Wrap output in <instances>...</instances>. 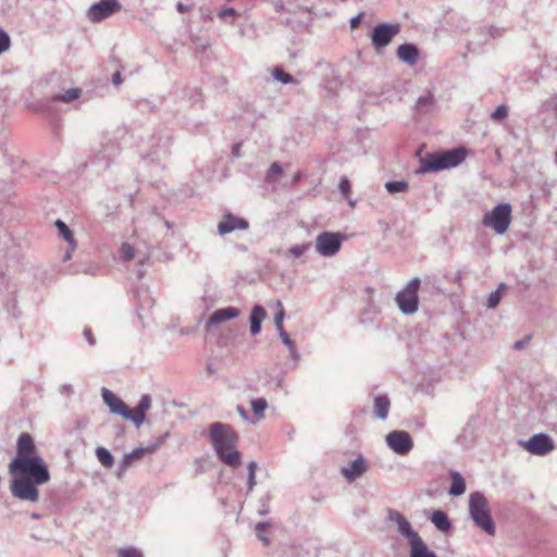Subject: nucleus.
Segmentation results:
<instances>
[{
    "label": "nucleus",
    "mask_w": 557,
    "mask_h": 557,
    "mask_svg": "<svg viewBox=\"0 0 557 557\" xmlns=\"http://www.w3.org/2000/svg\"><path fill=\"white\" fill-rule=\"evenodd\" d=\"M209 437L216 456L224 465L234 469L239 467L242 454L236 449L238 437L230 425L220 422L212 423Z\"/></svg>",
    "instance_id": "nucleus-1"
},
{
    "label": "nucleus",
    "mask_w": 557,
    "mask_h": 557,
    "mask_svg": "<svg viewBox=\"0 0 557 557\" xmlns=\"http://www.w3.org/2000/svg\"><path fill=\"white\" fill-rule=\"evenodd\" d=\"M47 465L38 455L34 438L28 433H22L16 444V456L9 465L11 474L17 471H36L39 476L46 472Z\"/></svg>",
    "instance_id": "nucleus-2"
},
{
    "label": "nucleus",
    "mask_w": 557,
    "mask_h": 557,
    "mask_svg": "<svg viewBox=\"0 0 557 557\" xmlns=\"http://www.w3.org/2000/svg\"><path fill=\"white\" fill-rule=\"evenodd\" d=\"M39 472L36 471H17L13 476L10 491L11 494L24 502L36 503L39 499L38 485H42L50 480L49 469L46 468V472L39 476Z\"/></svg>",
    "instance_id": "nucleus-3"
},
{
    "label": "nucleus",
    "mask_w": 557,
    "mask_h": 557,
    "mask_svg": "<svg viewBox=\"0 0 557 557\" xmlns=\"http://www.w3.org/2000/svg\"><path fill=\"white\" fill-rule=\"evenodd\" d=\"M388 519L397 525L398 532L407 540L409 557H437L399 511L389 509Z\"/></svg>",
    "instance_id": "nucleus-4"
},
{
    "label": "nucleus",
    "mask_w": 557,
    "mask_h": 557,
    "mask_svg": "<svg viewBox=\"0 0 557 557\" xmlns=\"http://www.w3.org/2000/svg\"><path fill=\"white\" fill-rule=\"evenodd\" d=\"M467 153L468 151L465 148L426 153L425 157L420 160L418 172L430 173L455 168L465 161Z\"/></svg>",
    "instance_id": "nucleus-5"
},
{
    "label": "nucleus",
    "mask_w": 557,
    "mask_h": 557,
    "mask_svg": "<svg viewBox=\"0 0 557 557\" xmlns=\"http://www.w3.org/2000/svg\"><path fill=\"white\" fill-rule=\"evenodd\" d=\"M469 515L475 527L488 535L495 534V522L491 515L488 500L483 493L473 492L469 495Z\"/></svg>",
    "instance_id": "nucleus-6"
},
{
    "label": "nucleus",
    "mask_w": 557,
    "mask_h": 557,
    "mask_svg": "<svg viewBox=\"0 0 557 557\" xmlns=\"http://www.w3.org/2000/svg\"><path fill=\"white\" fill-rule=\"evenodd\" d=\"M512 220V208L510 203L503 202L496 205L491 211L483 215L482 224L492 228L496 234H505Z\"/></svg>",
    "instance_id": "nucleus-7"
},
{
    "label": "nucleus",
    "mask_w": 557,
    "mask_h": 557,
    "mask_svg": "<svg viewBox=\"0 0 557 557\" xmlns=\"http://www.w3.org/2000/svg\"><path fill=\"white\" fill-rule=\"evenodd\" d=\"M420 288V278H411L406 286L396 294L395 301L404 314H413L419 308L418 292Z\"/></svg>",
    "instance_id": "nucleus-8"
},
{
    "label": "nucleus",
    "mask_w": 557,
    "mask_h": 557,
    "mask_svg": "<svg viewBox=\"0 0 557 557\" xmlns=\"http://www.w3.org/2000/svg\"><path fill=\"white\" fill-rule=\"evenodd\" d=\"M346 239L347 236L341 232L324 231L315 238V250L322 257H334Z\"/></svg>",
    "instance_id": "nucleus-9"
},
{
    "label": "nucleus",
    "mask_w": 557,
    "mask_h": 557,
    "mask_svg": "<svg viewBox=\"0 0 557 557\" xmlns=\"http://www.w3.org/2000/svg\"><path fill=\"white\" fill-rule=\"evenodd\" d=\"M122 9L119 0H99L86 11V17L91 23H100Z\"/></svg>",
    "instance_id": "nucleus-10"
},
{
    "label": "nucleus",
    "mask_w": 557,
    "mask_h": 557,
    "mask_svg": "<svg viewBox=\"0 0 557 557\" xmlns=\"http://www.w3.org/2000/svg\"><path fill=\"white\" fill-rule=\"evenodd\" d=\"M520 446L534 456H546L555 449L552 437L545 433H537L527 441H519Z\"/></svg>",
    "instance_id": "nucleus-11"
},
{
    "label": "nucleus",
    "mask_w": 557,
    "mask_h": 557,
    "mask_svg": "<svg viewBox=\"0 0 557 557\" xmlns=\"http://www.w3.org/2000/svg\"><path fill=\"white\" fill-rule=\"evenodd\" d=\"M399 32V24L381 23L372 30V45L376 50H380L386 47Z\"/></svg>",
    "instance_id": "nucleus-12"
},
{
    "label": "nucleus",
    "mask_w": 557,
    "mask_h": 557,
    "mask_svg": "<svg viewBox=\"0 0 557 557\" xmlns=\"http://www.w3.org/2000/svg\"><path fill=\"white\" fill-rule=\"evenodd\" d=\"M387 446L398 455H407L413 447L411 436L405 431H393L386 435Z\"/></svg>",
    "instance_id": "nucleus-13"
},
{
    "label": "nucleus",
    "mask_w": 557,
    "mask_h": 557,
    "mask_svg": "<svg viewBox=\"0 0 557 557\" xmlns=\"http://www.w3.org/2000/svg\"><path fill=\"white\" fill-rule=\"evenodd\" d=\"M157 449L156 445L148 447H137L129 453L124 454L122 461L116 469V476L122 478L127 469L136 461L141 460L147 454H152Z\"/></svg>",
    "instance_id": "nucleus-14"
},
{
    "label": "nucleus",
    "mask_w": 557,
    "mask_h": 557,
    "mask_svg": "<svg viewBox=\"0 0 557 557\" xmlns=\"http://www.w3.org/2000/svg\"><path fill=\"white\" fill-rule=\"evenodd\" d=\"M103 403L110 408L113 414L123 417L125 420L129 419L131 408L113 392L108 388H102Z\"/></svg>",
    "instance_id": "nucleus-15"
},
{
    "label": "nucleus",
    "mask_w": 557,
    "mask_h": 557,
    "mask_svg": "<svg viewBox=\"0 0 557 557\" xmlns=\"http://www.w3.org/2000/svg\"><path fill=\"white\" fill-rule=\"evenodd\" d=\"M249 227L247 220L236 216L233 213H226L218 224V233L221 236L227 235L234 231H246Z\"/></svg>",
    "instance_id": "nucleus-16"
},
{
    "label": "nucleus",
    "mask_w": 557,
    "mask_h": 557,
    "mask_svg": "<svg viewBox=\"0 0 557 557\" xmlns=\"http://www.w3.org/2000/svg\"><path fill=\"white\" fill-rule=\"evenodd\" d=\"M120 148L117 144L108 139L101 143L100 149L96 151L95 158L98 162L102 163L104 168H108L113 159L119 154Z\"/></svg>",
    "instance_id": "nucleus-17"
},
{
    "label": "nucleus",
    "mask_w": 557,
    "mask_h": 557,
    "mask_svg": "<svg viewBox=\"0 0 557 557\" xmlns=\"http://www.w3.org/2000/svg\"><path fill=\"white\" fill-rule=\"evenodd\" d=\"M367 470V460L362 456H359L349 466L343 467L341 469V473L349 483H351L363 475Z\"/></svg>",
    "instance_id": "nucleus-18"
},
{
    "label": "nucleus",
    "mask_w": 557,
    "mask_h": 557,
    "mask_svg": "<svg viewBox=\"0 0 557 557\" xmlns=\"http://www.w3.org/2000/svg\"><path fill=\"white\" fill-rule=\"evenodd\" d=\"M151 407V398L149 395H143L139 403L135 407L134 410L131 409L129 419L136 424V426H140L146 419V412Z\"/></svg>",
    "instance_id": "nucleus-19"
},
{
    "label": "nucleus",
    "mask_w": 557,
    "mask_h": 557,
    "mask_svg": "<svg viewBox=\"0 0 557 557\" xmlns=\"http://www.w3.org/2000/svg\"><path fill=\"white\" fill-rule=\"evenodd\" d=\"M239 315V310L235 307H226L215 310L207 322V327L220 324L222 322L235 319Z\"/></svg>",
    "instance_id": "nucleus-20"
},
{
    "label": "nucleus",
    "mask_w": 557,
    "mask_h": 557,
    "mask_svg": "<svg viewBox=\"0 0 557 557\" xmlns=\"http://www.w3.org/2000/svg\"><path fill=\"white\" fill-rule=\"evenodd\" d=\"M397 57L408 65H414L419 59V50L413 44H403L397 49Z\"/></svg>",
    "instance_id": "nucleus-21"
},
{
    "label": "nucleus",
    "mask_w": 557,
    "mask_h": 557,
    "mask_svg": "<svg viewBox=\"0 0 557 557\" xmlns=\"http://www.w3.org/2000/svg\"><path fill=\"white\" fill-rule=\"evenodd\" d=\"M267 318L264 308L260 305H256L250 312V333L257 335L261 331L262 321Z\"/></svg>",
    "instance_id": "nucleus-22"
},
{
    "label": "nucleus",
    "mask_w": 557,
    "mask_h": 557,
    "mask_svg": "<svg viewBox=\"0 0 557 557\" xmlns=\"http://www.w3.org/2000/svg\"><path fill=\"white\" fill-rule=\"evenodd\" d=\"M389 408L391 401L386 395H379L374 398L373 412L377 419H387Z\"/></svg>",
    "instance_id": "nucleus-23"
},
{
    "label": "nucleus",
    "mask_w": 557,
    "mask_h": 557,
    "mask_svg": "<svg viewBox=\"0 0 557 557\" xmlns=\"http://www.w3.org/2000/svg\"><path fill=\"white\" fill-rule=\"evenodd\" d=\"M451 480L450 487L448 490L449 495L457 497L461 496L466 492V481L458 471L451 470L449 472Z\"/></svg>",
    "instance_id": "nucleus-24"
},
{
    "label": "nucleus",
    "mask_w": 557,
    "mask_h": 557,
    "mask_svg": "<svg viewBox=\"0 0 557 557\" xmlns=\"http://www.w3.org/2000/svg\"><path fill=\"white\" fill-rule=\"evenodd\" d=\"M55 227L59 231L60 236L71 246V250H75L77 248V243L74 238L73 232L62 220H57L54 223Z\"/></svg>",
    "instance_id": "nucleus-25"
},
{
    "label": "nucleus",
    "mask_w": 557,
    "mask_h": 557,
    "mask_svg": "<svg viewBox=\"0 0 557 557\" xmlns=\"http://www.w3.org/2000/svg\"><path fill=\"white\" fill-rule=\"evenodd\" d=\"M431 522L443 532L448 531L451 528L450 520L446 512L443 510H435L431 516Z\"/></svg>",
    "instance_id": "nucleus-26"
},
{
    "label": "nucleus",
    "mask_w": 557,
    "mask_h": 557,
    "mask_svg": "<svg viewBox=\"0 0 557 557\" xmlns=\"http://www.w3.org/2000/svg\"><path fill=\"white\" fill-rule=\"evenodd\" d=\"M311 248V243H304L292 246L286 250L285 256L293 260L301 259Z\"/></svg>",
    "instance_id": "nucleus-27"
},
{
    "label": "nucleus",
    "mask_w": 557,
    "mask_h": 557,
    "mask_svg": "<svg viewBox=\"0 0 557 557\" xmlns=\"http://www.w3.org/2000/svg\"><path fill=\"white\" fill-rule=\"evenodd\" d=\"M278 336L282 343L288 348L289 356L294 361H298L300 359V355L297 350L295 342L290 339L289 335L286 331L278 332Z\"/></svg>",
    "instance_id": "nucleus-28"
},
{
    "label": "nucleus",
    "mask_w": 557,
    "mask_h": 557,
    "mask_svg": "<svg viewBox=\"0 0 557 557\" xmlns=\"http://www.w3.org/2000/svg\"><path fill=\"white\" fill-rule=\"evenodd\" d=\"M81 94L82 90L79 88H70L62 94L54 95L52 99L55 101H62L67 103L77 99L81 96Z\"/></svg>",
    "instance_id": "nucleus-29"
},
{
    "label": "nucleus",
    "mask_w": 557,
    "mask_h": 557,
    "mask_svg": "<svg viewBox=\"0 0 557 557\" xmlns=\"http://www.w3.org/2000/svg\"><path fill=\"white\" fill-rule=\"evenodd\" d=\"M96 456L99 462L106 468H111L114 463L112 454L104 447H98L96 449Z\"/></svg>",
    "instance_id": "nucleus-30"
},
{
    "label": "nucleus",
    "mask_w": 557,
    "mask_h": 557,
    "mask_svg": "<svg viewBox=\"0 0 557 557\" xmlns=\"http://www.w3.org/2000/svg\"><path fill=\"white\" fill-rule=\"evenodd\" d=\"M385 188L389 194L404 193L408 189L406 181H389L385 183Z\"/></svg>",
    "instance_id": "nucleus-31"
},
{
    "label": "nucleus",
    "mask_w": 557,
    "mask_h": 557,
    "mask_svg": "<svg viewBox=\"0 0 557 557\" xmlns=\"http://www.w3.org/2000/svg\"><path fill=\"white\" fill-rule=\"evenodd\" d=\"M272 76L275 81L282 83V84H294L296 83V79L288 73L284 72L282 69L280 67H275L273 71H272Z\"/></svg>",
    "instance_id": "nucleus-32"
},
{
    "label": "nucleus",
    "mask_w": 557,
    "mask_h": 557,
    "mask_svg": "<svg viewBox=\"0 0 557 557\" xmlns=\"http://www.w3.org/2000/svg\"><path fill=\"white\" fill-rule=\"evenodd\" d=\"M434 104V97L432 92L428 91L425 95H422L418 98L416 107L418 110L422 111L432 107Z\"/></svg>",
    "instance_id": "nucleus-33"
},
{
    "label": "nucleus",
    "mask_w": 557,
    "mask_h": 557,
    "mask_svg": "<svg viewBox=\"0 0 557 557\" xmlns=\"http://www.w3.org/2000/svg\"><path fill=\"white\" fill-rule=\"evenodd\" d=\"M257 462L256 461H250L247 466V470H248V480H247V485H248V492H251L256 484H257V481H256V470H257Z\"/></svg>",
    "instance_id": "nucleus-34"
},
{
    "label": "nucleus",
    "mask_w": 557,
    "mask_h": 557,
    "mask_svg": "<svg viewBox=\"0 0 557 557\" xmlns=\"http://www.w3.org/2000/svg\"><path fill=\"white\" fill-rule=\"evenodd\" d=\"M505 288V284H500L499 287L492 292L487 298V308H495L502 298V289Z\"/></svg>",
    "instance_id": "nucleus-35"
},
{
    "label": "nucleus",
    "mask_w": 557,
    "mask_h": 557,
    "mask_svg": "<svg viewBox=\"0 0 557 557\" xmlns=\"http://www.w3.org/2000/svg\"><path fill=\"white\" fill-rule=\"evenodd\" d=\"M283 172L282 166L278 162H273L270 166V169L267 172L265 181L268 183H271L275 181V178L281 175Z\"/></svg>",
    "instance_id": "nucleus-36"
},
{
    "label": "nucleus",
    "mask_w": 557,
    "mask_h": 557,
    "mask_svg": "<svg viewBox=\"0 0 557 557\" xmlns=\"http://www.w3.org/2000/svg\"><path fill=\"white\" fill-rule=\"evenodd\" d=\"M338 188H339L341 194L348 200L349 205L351 207H354L355 206V201L349 199V197H348L349 193H350V182H349V180L347 177H342L341 178Z\"/></svg>",
    "instance_id": "nucleus-37"
},
{
    "label": "nucleus",
    "mask_w": 557,
    "mask_h": 557,
    "mask_svg": "<svg viewBox=\"0 0 557 557\" xmlns=\"http://www.w3.org/2000/svg\"><path fill=\"white\" fill-rule=\"evenodd\" d=\"M11 47L9 34L0 26V55L7 52Z\"/></svg>",
    "instance_id": "nucleus-38"
},
{
    "label": "nucleus",
    "mask_w": 557,
    "mask_h": 557,
    "mask_svg": "<svg viewBox=\"0 0 557 557\" xmlns=\"http://www.w3.org/2000/svg\"><path fill=\"white\" fill-rule=\"evenodd\" d=\"M267 407L268 403L264 398H256L251 400V409L256 416H261Z\"/></svg>",
    "instance_id": "nucleus-39"
},
{
    "label": "nucleus",
    "mask_w": 557,
    "mask_h": 557,
    "mask_svg": "<svg viewBox=\"0 0 557 557\" xmlns=\"http://www.w3.org/2000/svg\"><path fill=\"white\" fill-rule=\"evenodd\" d=\"M120 253L123 261H129L135 256L134 248L128 243L122 244Z\"/></svg>",
    "instance_id": "nucleus-40"
},
{
    "label": "nucleus",
    "mask_w": 557,
    "mask_h": 557,
    "mask_svg": "<svg viewBox=\"0 0 557 557\" xmlns=\"http://www.w3.org/2000/svg\"><path fill=\"white\" fill-rule=\"evenodd\" d=\"M117 557H144L141 550L136 547H125L117 552Z\"/></svg>",
    "instance_id": "nucleus-41"
},
{
    "label": "nucleus",
    "mask_w": 557,
    "mask_h": 557,
    "mask_svg": "<svg viewBox=\"0 0 557 557\" xmlns=\"http://www.w3.org/2000/svg\"><path fill=\"white\" fill-rule=\"evenodd\" d=\"M278 307H280V310L274 315V323H275L277 333L285 331L284 326H283L285 312H284V309H283V306L281 302H278Z\"/></svg>",
    "instance_id": "nucleus-42"
},
{
    "label": "nucleus",
    "mask_w": 557,
    "mask_h": 557,
    "mask_svg": "<svg viewBox=\"0 0 557 557\" xmlns=\"http://www.w3.org/2000/svg\"><path fill=\"white\" fill-rule=\"evenodd\" d=\"M508 115V109L505 104L498 106L491 114V117L495 121H500L506 119Z\"/></svg>",
    "instance_id": "nucleus-43"
},
{
    "label": "nucleus",
    "mask_w": 557,
    "mask_h": 557,
    "mask_svg": "<svg viewBox=\"0 0 557 557\" xmlns=\"http://www.w3.org/2000/svg\"><path fill=\"white\" fill-rule=\"evenodd\" d=\"M269 527L268 522H259L255 530L257 537L263 542L264 545L269 544V539L263 534L264 530Z\"/></svg>",
    "instance_id": "nucleus-44"
},
{
    "label": "nucleus",
    "mask_w": 557,
    "mask_h": 557,
    "mask_svg": "<svg viewBox=\"0 0 557 557\" xmlns=\"http://www.w3.org/2000/svg\"><path fill=\"white\" fill-rule=\"evenodd\" d=\"M235 14V10L233 8H226L220 11L219 17L220 18H226L228 16H233Z\"/></svg>",
    "instance_id": "nucleus-45"
},
{
    "label": "nucleus",
    "mask_w": 557,
    "mask_h": 557,
    "mask_svg": "<svg viewBox=\"0 0 557 557\" xmlns=\"http://www.w3.org/2000/svg\"><path fill=\"white\" fill-rule=\"evenodd\" d=\"M530 337L527 336L524 337L523 339H520V341H517L515 344H513V349L515 350H520L522 349L529 342Z\"/></svg>",
    "instance_id": "nucleus-46"
},
{
    "label": "nucleus",
    "mask_w": 557,
    "mask_h": 557,
    "mask_svg": "<svg viewBox=\"0 0 557 557\" xmlns=\"http://www.w3.org/2000/svg\"><path fill=\"white\" fill-rule=\"evenodd\" d=\"M84 337L86 338V341L88 342L89 345H95L96 341H95V337L92 336L91 334V331L89 329H85L84 330Z\"/></svg>",
    "instance_id": "nucleus-47"
},
{
    "label": "nucleus",
    "mask_w": 557,
    "mask_h": 557,
    "mask_svg": "<svg viewBox=\"0 0 557 557\" xmlns=\"http://www.w3.org/2000/svg\"><path fill=\"white\" fill-rule=\"evenodd\" d=\"M360 21H361V15H357V16L352 17L350 20V27L351 28H357L359 26V24H360Z\"/></svg>",
    "instance_id": "nucleus-48"
},
{
    "label": "nucleus",
    "mask_w": 557,
    "mask_h": 557,
    "mask_svg": "<svg viewBox=\"0 0 557 557\" xmlns=\"http://www.w3.org/2000/svg\"><path fill=\"white\" fill-rule=\"evenodd\" d=\"M176 9H177L178 12L185 13V12H188L190 10V7L180 2V3H177Z\"/></svg>",
    "instance_id": "nucleus-49"
},
{
    "label": "nucleus",
    "mask_w": 557,
    "mask_h": 557,
    "mask_svg": "<svg viewBox=\"0 0 557 557\" xmlns=\"http://www.w3.org/2000/svg\"><path fill=\"white\" fill-rule=\"evenodd\" d=\"M121 82H122L121 73L120 72L114 73L112 76V83L114 85H119V84H121Z\"/></svg>",
    "instance_id": "nucleus-50"
},
{
    "label": "nucleus",
    "mask_w": 557,
    "mask_h": 557,
    "mask_svg": "<svg viewBox=\"0 0 557 557\" xmlns=\"http://www.w3.org/2000/svg\"><path fill=\"white\" fill-rule=\"evenodd\" d=\"M73 251H74V250H71V246H70V247H69V249L64 252L63 260H64V261L70 260V259L72 258V252H73Z\"/></svg>",
    "instance_id": "nucleus-51"
},
{
    "label": "nucleus",
    "mask_w": 557,
    "mask_h": 557,
    "mask_svg": "<svg viewBox=\"0 0 557 557\" xmlns=\"http://www.w3.org/2000/svg\"><path fill=\"white\" fill-rule=\"evenodd\" d=\"M237 410H238L239 414H240L244 419H247V418H248V413H247V411H246L243 407L238 406Z\"/></svg>",
    "instance_id": "nucleus-52"
},
{
    "label": "nucleus",
    "mask_w": 557,
    "mask_h": 557,
    "mask_svg": "<svg viewBox=\"0 0 557 557\" xmlns=\"http://www.w3.org/2000/svg\"><path fill=\"white\" fill-rule=\"evenodd\" d=\"M232 153H233L235 157H238V156H239V145H235V146L233 147Z\"/></svg>",
    "instance_id": "nucleus-53"
},
{
    "label": "nucleus",
    "mask_w": 557,
    "mask_h": 557,
    "mask_svg": "<svg viewBox=\"0 0 557 557\" xmlns=\"http://www.w3.org/2000/svg\"><path fill=\"white\" fill-rule=\"evenodd\" d=\"M300 178H301V173H300V172H297V173L294 175L293 181L296 183V182H298Z\"/></svg>",
    "instance_id": "nucleus-54"
},
{
    "label": "nucleus",
    "mask_w": 557,
    "mask_h": 557,
    "mask_svg": "<svg viewBox=\"0 0 557 557\" xmlns=\"http://www.w3.org/2000/svg\"><path fill=\"white\" fill-rule=\"evenodd\" d=\"M268 512H269V509H268V508H264V509L260 510V515H265V513H268Z\"/></svg>",
    "instance_id": "nucleus-55"
},
{
    "label": "nucleus",
    "mask_w": 557,
    "mask_h": 557,
    "mask_svg": "<svg viewBox=\"0 0 557 557\" xmlns=\"http://www.w3.org/2000/svg\"><path fill=\"white\" fill-rule=\"evenodd\" d=\"M32 517H33L34 519H37V518H38V515H37V513H33V515H32Z\"/></svg>",
    "instance_id": "nucleus-56"
}]
</instances>
